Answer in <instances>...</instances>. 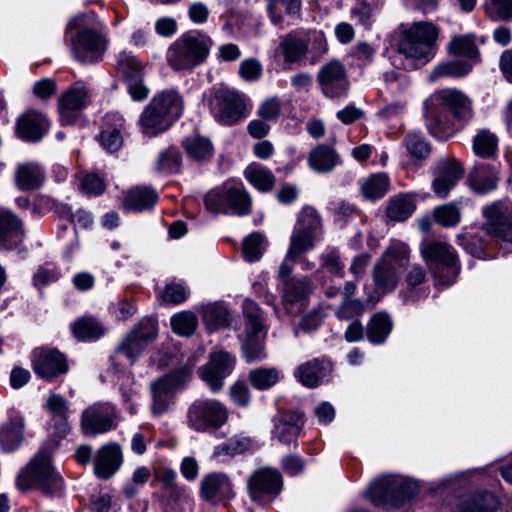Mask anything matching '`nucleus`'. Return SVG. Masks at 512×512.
Wrapping results in <instances>:
<instances>
[{"label": "nucleus", "mask_w": 512, "mask_h": 512, "mask_svg": "<svg viewBox=\"0 0 512 512\" xmlns=\"http://www.w3.org/2000/svg\"><path fill=\"white\" fill-rule=\"evenodd\" d=\"M471 100L457 89H442L424 102V118L429 133L447 140L473 118Z\"/></svg>", "instance_id": "obj_1"}, {"label": "nucleus", "mask_w": 512, "mask_h": 512, "mask_svg": "<svg viewBox=\"0 0 512 512\" xmlns=\"http://www.w3.org/2000/svg\"><path fill=\"white\" fill-rule=\"evenodd\" d=\"M410 249L407 244L399 240H391L382 256L375 262L372 269V278L375 285L373 291H364L367 302L375 305L383 295L394 291L399 283L401 269L408 262Z\"/></svg>", "instance_id": "obj_2"}, {"label": "nucleus", "mask_w": 512, "mask_h": 512, "mask_svg": "<svg viewBox=\"0 0 512 512\" xmlns=\"http://www.w3.org/2000/svg\"><path fill=\"white\" fill-rule=\"evenodd\" d=\"M420 253L437 285H453L461 270L455 248L447 242L427 240L420 244Z\"/></svg>", "instance_id": "obj_3"}, {"label": "nucleus", "mask_w": 512, "mask_h": 512, "mask_svg": "<svg viewBox=\"0 0 512 512\" xmlns=\"http://www.w3.org/2000/svg\"><path fill=\"white\" fill-rule=\"evenodd\" d=\"M212 40L197 31H189L176 39L168 48L166 60L175 71H191L205 61Z\"/></svg>", "instance_id": "obj_4"}, {"label": "nucleus", "mask_w": 512, "mask_h": 512, "mask_svg": "<svg viewBox=\"0 0 512 512\" xmlns=\"http://www.w3.org/2000/svg\"><path fill=\"white\" fill-rule=\"evenodd\" d=\"M437 37L438 29L432 23L417 22L406 27L397 49L399 55L408 61L404 68L415 69L416 62H427Z\"/></svg>", "instance_id": "obj_5"}, {"label": "nucleus", "mask_w": 512, "mask_h": 512, "mask_svg": "<svg viewBox=\"0 0 512 512\" xmlns=\"http://www.w3.org/2000/svg\"><path fill=\"white\" fill-rule=\"evenodd\" d=\"M204 205L212 213L243 216L251 212L252 200L242 182L228 180L205 195Z\"/></svg>", "instance_id": "obj_6"}, {"label": "nucleus", "mask_w": 512, "mask_h": 512, "mask_svg": "<svg viewBox=\"0 0 512 512\" xmlns=\"http://www.w3.org/2000/svg\"><path fill=\"white\" fill-rule=\"evenodd\" d=\"M17 485L22 490L35 486L55 496L61 493L63 480L51 465L50 454L41 450L19 474Z\"/></svg>", "instance_id": "obj_7"}, {"label": "nucleus", "mask_w": 512, "mask_h": 512, "mask_svg": "<svg viewBox=\"0 0 512 512\" xmlns=\"http://www.w3.org/2000/svg\"><path fill=\"white\" fill-rule=\"evenodd\" d=\"M418 491L417 484L402 476H383L367 488L365 497L375 506H400Z\"/></svg>", "instance_id": "obj_8"}, {"label": "nucleus", "mask_w": 512, "mask_h": 512, "mask_svg": "<svg viewBox=\"0 0 512 512\" xmlns=\"http://www.w3.org/2000/svg\"><path fill=\"white\" fill-rule=\"evenodd\" d=\"M242 308L245 319L244 335L240 338L243 357L248 363L261 361L267 357L261 309L250 299L243 301Z\"/></svg>", "instance_id": "obj_9"}, {"label": "nucleus", "mask_w": 512, "mask_h": 512, "mask_svg": "<svg viewBox=\"0 0 512 512\" xmlns=\"http://www.w3.org/2000/svg\"><path fill=\"white\" fill-rule=\"evenodd\" d=\"M248 102L244 94L227 87H220L215 89L210 105L219 123L232 126L247 117L250 110Z\"/></svg>", "instance_id": "obj_10"}, {"label": "nucleus", "mask_w": 512, "mask_h": 512, "mask_svg": "<svg viewBox=\"0 0 512 512\" xmlns=\"http://www.w3.org/2000/svg\"><path fill=\"white\" fill-rule=\"evenodd\" d=\"M187 420L195 431H215L227 422L228 409L216 399H198L190 405Z\"/></svg>", "instance_id": "obj_11"}, {"label": "nucleus", "mask_w": 512, "mask_h": 512, "mask_svg": "<svg viewBox=\"0 0 512 512\" xmlns=\"http://www.w3.org/2000/svg\"><path fill=\"white\" fill-rule=\"evenodd\" d=\"M282 485V476L279 471L269 467L255 470L247 482L249 496L260 504L273 501L280 494Z\"/></svg>", "instance_id": "obj_12"}, {"label": "nucleus", "mask_w": 512, "mask_h": 512, "mask_svg": "<svg viewBox=\"0 0 512 512\" xmlns=\"http://www.w3.org/2000/svg\"><path fill=\"white\" fill-rule=\"evenodd\" d=\"M73 57L81 63L98 62L106 49L104 37L94 29L82 28L70 36Z\"/></svg>", "instance_id": "obj_13"}, {"label": "nucleus", "mask_w": 512, "mask_h": 512, "mask_svg": "<svg viewBox=\"0 0 512 512\" xmlns=\"http://www.w3.org/2000/svg\"><path fill=\"white\" fill-rule=\"evenodd\" d=\"M118 412L109 402L95 403L83 410L81 429L85 435H97L111 431L117 426Z\"/></svg>", "instance_id": "obj_14"}, {"label": "nucleus", "mask_w": 512, "mask_h": 512, "mask_svg": "<svg viewBox=\"0 0 512 512\" xmlns=\"http://www.w3.org/2000/svg\"><path fill=\"white\" fill-rule=\"evenodd\" d=\"M483 215L486 219V232L512 244V203L507 200L496 201L483 208Z\"/></svg>", "instance_id": "obj_15"}, {"label": "nucleus", "mask_w": 512, "mask_h": 512, "mask_svg": "<svg viewBox=\"0 0 512 512\" xmlns=\"http://www.w3.org/2000/svg\"><path fill=\"white\" fill-rule=\"evenodd\" d=\"M31 361L34 373L46 381L65 375L69 370L66 356L55 348L34 349Z\"/></svg>", "instance_id": "obj_16"}, {"label": "nucleus", "mask_w": 512, "mask_h": 512, "mask_svg": "<svg viewBox=\"0 0 512 512\" xmlns=\"http://www.w3.org/2000/svg\"><path fill=\"white\" fill-rule=\"evenodd\" d=\"M156 336V321L153 318H143L123 339L117 353L124 354L131 363H134Z\"/></svg>", "instance_id": "obj_17"}, {"label": "nucleus", "mask_w": 512, "mask_h": 512, "mask_svg": "<svg viewBox=\"0 0 512 512\" xmlns=\"http://www.w3.org/2000/svg\"><path fill=\"white\" fill-rule=\"evenodd\" d=\"M322 93L328 98H340L347 94L349 80L345 66L338 60L324 64L317 74Z\"/></svg>", "instance_id": "obj_18"}, {"label": "nucleus", "mask_w": 512, "mask_h": 512, "mask_svg": "<svg viewBox=\"0 0 512 512\" xmlns=\"http://www.w3.org/2000/svg\"><path fill=\"white\" fill-rule=\"evenodd\" d=\"M235 362V357L227 351L220 350L210 355V360L201 368L200 375L212 392L223 388L224 378L232 373Z\"/></svg>", "instance_id": "obj_19"}, {"label": "nucleus", "mask_w": 512, "mask_h": 512, "mask_svg": "<svg viewBox=\"0 0 512 512\" xmlns=\"http://www.w3.org/2000/svg\"><path fill=\"white\" fill-rule=\"evenodd\" d=\"M89 104V91L82 84H75L65 90L58 101L59 119L62 125H73L80 112Z\"/></svg>", "instance_id": "obj_20"}, {"label": "nucleus", "mask_w": 512, "mask_h": 512, "mask_svg": "<svg viewBox=\"0 0 512 512\" xmlns=\"http://www.w3.org/2000/svg\"><path fill=\"white\" fill-rule=\"evenodd\" d=\"M50 128V122L40 111L29 109L20 114L15 123V133L25 142H39Z\"/></svg>", "instance_id": "obj_21"}, {"label": "nucleus", "mask_w": 512, "mask_h": 512, "mask_svg": "<svg viewBox=\"0 0 512 512\" xmlns=\"http://www.w3.org/2000/svg\"><path fill=\"white\" fill-rule=\"evenodd\" d=\"M123 453L116 442L102 445L93 457L94 473L103 480L110 479L121 467Z\"/></svg>", "instance_id": "obj_22"}, {"label": "nucleus", "mask_w": 512, "mask_h": 512, "mask_svg": "<svg viewBox=\"0 0 512 512\" xmlns=\"http://www.w3.org/2000/svg\"><path fill=\"white\" fill-rule=\"evenodd\" d=\"M201 497L212 503L230 500L235 496L229 477L222 472L205 475L200 485Z\"/></svg>", "instance_id": "obj_23"}, {"label": "nucleus", "mask_w": 512, "mask_h": 512, "mask_svg": "<svg viewBox=\"0 0 512 512\" xmlns=\"http://www.w3.org/2000/svg\"><path fill=\"white\" fill-rule=\"evenodd\" d=\"M125 120L118 112L107 113L101 124V130L96 137L103 149L110 153L118 151L123 145L122 132Z\"/></svg>", "instance_id": "obj_24"}, {"label": "nucleus", "mask_w": 512, "mask_h": 512, "mask_svg": "<svg viewBox=\"0 0 512 512\" xmlns=\"http://www.w3.org/2000/svg\"><path fill=\"white\" fill-rule=\"evenodd\" d=\"M283 285L282 301L285 309L290 314H298L305 307V301L312 292V282L304 277L301 279L291 278Z\"/></svg>", "instance_id": "obj_25"}, {"label": "nucleus", "mask_w": 512, "mask_h": 512, "mask_svg": "<svg viewBox=\"0 0 512 512\" xmlns=\"http://www.w3.org/2000/svg\"><path fill=\"white\" fill-rule=\"evenodd\" d=\"M332 363L325 358H314L297 367L294 376L308 388H315L328 380Z\"/></svg>", "instance_id": "obj_26"}, {"label": "nucleus", "mask_w": 512, "mask_h": 512, "mask_svg": "<svg viewBox=\"0 0 512 512\" xmlns=\"http://www.w3.org/2000/svg\"><path fill=\"white\" fill-rule=\"evenodd\" d=\"M302 426V415L299 412H281L273 418L272 437L280 443L290 444L296 441Z\"/></svg>", "instance_id": "obj_27"}, {"label": "nucleus", "mask_w": 512, "mask_h": 512, "mask_svg": "<svg viewBox=\"0 0 512 512\" xmlns=\"http://www.w3.org/2000/svg\"><path fill=\"white\" fill-rule=\"evenodd\" d=\"M179 384L176 375L164 376L151 384L153 414L161 415L168 410Z\"/></svg>", "instance_id": "obj_28"}, {"label": "nucleus", "mask_w": 512, "mask_h": 512, "mask_svg": "<svg viewBox=\"0 0 512 512\" xmlns=\"http://www.w3.org/2000/svg\"><path fill=\"white\" fill-rule=\"evenodd\" d=\"M499 167L494 164H478L470 172L468 181L471 189L478 194H486L497 187Z\"/></svg>", "instance_id": "obj_29"}, {"label": "nucleus", "mask_w": 512, "mask_h": 512, "mask_svg": "<svg viewBox=\"0 0 512 512\" xmlns=\"http://www.w3.org/2000/svg\"><path fill=\"white\" fill-rule=\"evenodd\" d=\"M14 180L21 191L37 190L44 183L45 171L37 162L20 163L15 169Z\"/></svg>", "instance_id": "obj_30"}, {"label": "nucleus", "mask_w": 512, "mask_h": 512, "mask_svg": "<svg viewBox=\"0 0 512 512\" xmlns=\"http://www.w3.org/2000/svg\"><path fill=\"white\" fill-rule=\"evenodd\" d=\"M463 170L456 162H443L439 165L438 173L432 182L434 193L445 198L457 185L462 177Z\"/></svg>", "instance_id": "obj_31"}, {"label": "nucleus", "mask_w": 512, "mask_h": 512, "mask_svg": "<svg viewBox=\"0 0 512 512\" xmlns=\"http://www.w3.org/2000/svg\"><path fill=\"white\" fill-rule=\"evenodd\" d=\"M157 192L149 186H136L127 191L123 207L127 211L142 212L150 210L158 201Z\"/></svg>", "instance_id": "obj_32"}, {"label": "nucleus", "mask_w": 512, "mask_h": 512, "mask_svg": "<svg viewBox=\"0 0 512 512\" xmlns=\"http://www.w3.org/2000/svg\"><path fill=\"white\" fill-rule=\"evenodd\" d=\"M24 437V419L20 416L11 417L0 426V448L4 452L16 450Z\"/></svg>", "instance_id": "obj_33"}, {"label": "nucleus", "mask_w": 512, "mask_h": 512, "mask_svg": "<svg viewBox=\"0 0 512 512\" xmlns=\"http://www.w3.org/2000/svg\"><path fill=\"white\" fill-rule=\"evenodd\" d=\"M150 104L172 123L181 116L183 111V100L175 90H166L157 94Z\"/></svg>", "instance_id": "obj_34"}, {"label": "nucleus", "mask_w": 512, "mask_h": 512, "mask_svg": "<svg viewBox=\"0 0 512 512\" xmlns=\"http://www.w3.org/2000/svg\"><path fill=\"white\" fill-rule=\"evenodd\" d=\"M308 164L318 173H328L340 164V158L331 146L321 144L310 151Z\"/></svg>", "instance_id": "obj_35"}, {"label": "nucleus", "mask_w": 512, "mask_h": 512, "mask_svg": "<svg viewBox=\"0 0 512 512\" xmlns=\"http://www.w3.org/2000/svg\"><path fill=\"white\" fill-rule=\"evenodd\" d=\"M22 234V221L10 210L0 207V247L16 244Z\"/></svg>", "instance_id": "obj_36"}, {"label": "nucleus", "mask_w": 512, "mask_h": 512, "mask_svg": "<svg viewBox=\"0 0 512 512\" xmlns=\"http://www.w3.org/2000/svg\"><path fill=\"white\" fill-rule=\"evenodd\" d=\"M139 124L142 133L152 137L167 130L172 122L149 103L140 116Z\"/></svg>", "instance_id": "obj_37"}, {"label": "nucleus", "mask_w": 512, "mask_h": 512, "mask_svg": "<svg viewBox=\"0 0 512 512\" xmlns=\"http://www.w3.org/2000/svg\"><path fill=\"white\" fill-rule=\"evenodd\" d=\"M498 506V498L493 493L480 492L462 499L456 512H495Z\"/></svg>", "instance_id": "obj_38"}, {"label": "nucleus", "mask_w": 512, "mask_h": 512, "mask_svg": "<svg viewBox=\"0 0 512 512\" xmlns=\"http://www.w3.org/2000/svg\"><path fill=\"white\" fill-rule=\"evenodd\" d=\"M392 328L393 322L388 313H375L367 324V339L373 344H382L386 341Z\"/></svg>", "instance_id": "obj_39"}, {"label": "nucleus", "mask_w": 512, "mask_h": 512, "mask_svg": "<svg viewBox=\"0 0 512 512\" xmlns=\"http://www.w3.org/2000/svg\"><path fill=\"white\" fill-rule=\"evenodd\" d=\"M451 55L461 58L462 61H469L472 66L480 61V53L474 41L469 35L454 37L448 46Z\"/></svg>", "instance_id": "obj_40"}, {"label": "nucleus", "mask_w": 512, "mask_h": 512, "mask_svg": "<svg viewBox=\"0 0 512 512\" xmlns=\"http://www.w3.org/2000/svg\"><path fill=\"white\" fill-rule=\"evenodd\" d=\"M426 280V272L420 265H413L408 270L405 276V284L406 288L401 291V296L405 303L407 302H415L420 297H427L428 290L420 289L414 294V289L421 284H423Z\"/></svg>", "instance_id": "obj_41"}, {"label": "nucleus", "mask_w": 512, "mask_h": 512, "mask_svg": "<svg viewBox=\"0 0 512 512\" xmlns=\"http://www.w3.org/2000/svg\"><path fill=\"white\" fill-rule=\"evenodd\" d=\"M71 329L73 335L82 341L97 340L106 332L102 323L91 316L79 318L71 325Z\"/></svg>", "instance_id": "obj_42"}, {"label": "nucleus", "mask_w": 512, "mask_h": 512, "mask_svg": "<svg viewBox=\"0 0 512 512\" xmlns=\"http://www.w3.org/2000/svg\"><path fill=\"white\" fill-rule=\"evenodd\" d=\"M183 147L188 156L195 161H206L213 155V145L211 141L200 135L186 137L183 140Z\"/></svg>", "instance_id": "obj_43"}, {"label": "nucleus", "mask_w": 512, "mask_h": 512, "mask_svg": "<svg viewBox=\"0 0 512 512\" xmlns=\"http://www.w3.org/2000/svg\"><path fill=\"white\" fill-rule=\"evenodd\" d=\"M472 70V63L456 59L436 66L429 74V80L434 82L444 77H463Z\"/></svg>", "instance_id": "obj_44"}, {"label": "nucleus", "mask_w": 512, "mask_h": 512, "mask_svg": "<svg viewBox=\"0 0 512 512\" xmlns=\"http://www.w3.org/2000/svg\"><path fill=\"white\" fill-rule=\"evenodd\" d=\"M364 198L377 200L382 198L389 189V178L385 173L372 174L360 183Z\"/></svg>", "instance_id": "obj_45"}, {"label": "nucleus", "mask_w": 512, "mask_h": 512, "mask_svg": "<svg viewBox=\"0 0 512 512\" xmlns=\"http://www.w3.org/2000/svg\"><path fill=\"white\" fill-rule=\"evenodd\" d=\"M203 321L210 331H216L229 326L230 313L222 304H209L203 310Z\"/></svg>", "instance_id": "obj_46"}, {"label": "nucleus", "mask_w": 512, "mask_h": 512, "mask_svg": "<svg viewBox=\"0 0 512 512\" xmlns=\"http://www.w3.org/2000/svg\"><path fill=\"white\" fill-rule=\"evenodd\" d=\"M279 48L285 63H296L306 54L308 45L303 39L288 34L281 38Z\"/></svg>", "instance_id": "obj_47"}, {"label": "nucleus", "mask_w": 512, "mask_h": 512, "mask_svg": "<svg viewBox=\"0 0 512 512\" xmlns=\"http://www.w3.org/2000/svg\"><path fill=\"white\" fill-rule=\"evenodd\" d=\"M294 229L317 238L322 230V222L316 209L305 206L298 215Z\"/></svg>", "instance_id": "obj_48"}, {"label": "nucleus", "mask_w": 512, "mask_h": 512, "mask_svg": "<svg viewBox=\"0 0 512 512\" xmlns=\"http://www.w3.org/2000/svg\"><path fill=\"white\" fill-rule=\"evenodd\" d=\"M498 137L489 130L483 129L473 137V152L482 158L493 157L498 150Z\"/></svg>", "instance_id": "obj_49"}, {"label": "nucleus", "mask_w": 512, "mask_h": 512, "mask_svg": "<svg viewBox=\"0 0 512 512\" xmlns=\"http://www.w3.org/2000/svg\"><path fill=\"white\" fill-rule=\"evenodd\" d=\"M316 239L314 236L293 228L287 249V258L297 260L301 255L314 248Z\"/></svg>", "instance_id": "obj_50"}, {"label": "nucleus", "mask_w": 512, "mask_h": 512, "mask_svg": "<svg viewBox=\"0 0 512 512\" xmlns=\"http://www.w3.org/2000/svg\"><path fill=\"white\" fill-rule=\"evenodd\" d=\"M414 210V201L408 195L400 194L390 199L387 216L394 221H404L412 215Z\"/></svg>", "instance_id": "obj_51"}, {"label": "nucleus", "mask_w": 512, "mask_h": 512, "mask_svg": "<svg viewBox=\"0 0 512 512\" xmlns=\"http://www.w3.org/2000/svg\"><path fill=\"white\" fill-rule=\"evenodd\" d=\"M118 71L127 80H135L143 76V65L132 52L122 51L116 57Z\"/></svg>", "instance_id": "obj_52"}, {"label": "nucleus", "mask_w": 512, "mask_h": 512, "mask_svg": "<svg viewBox=\"0 0 512 512\" xmlns=\"http://www.w3.org/2000/svg\"><path fill=\"white\" fill-rule=\"evenodd\" d=\"M300 9L301 0H268L269 15L275 25L283 23V12L289 16H296Z\"/></svg>", "instance_id": "obj_53"}, {"label": "nucleus", "mask_w": 512, "mask_h": 512, "mask_svg": "<svg viewBox=\"0 0 512 512\" xmlns=\"http://www.w3.org/2000/svg\"><path fill=\"white\" fill-rule=\"evenodd\" d=\"M267 247V241L263 234L254 232L243 240V256L248 262L258 261Z\"/></svg>", "instance_id": "obj_54"}, {"label": "nucleus", "mask_w": 512, "mask_h": 512, "mask_svg": "<svg viewBox=\"0 0 512 512\" xmlns=\"http://www.w3.org/2000/svg\"><path fill=\"white\" fill-rule=\"evenodd\" d=\"M170 322L172 330L185 337L191 336L198 326V318L192 311L176 313L171 317Z\"/></svg>", "instance_id": "obj_55"}, {"label": "nucleus", "mask_w": 512, "mask_h": 512, "mask_svg": "<svg viewBox=\"0 0 512 512\" xmlns=\"http://www.w3.org/2000/svg\"><path fill=\"white\" fill-rule=\"evenodd\" d=\"M245 176L260 191H269L275 184L273 173L265 167L250 166L246 169Z\"/></svg>", "instance_id": "obj_56"}, {"label": "nucleus", "mask_w": 512, "mask_h": 512, "mask_svg": "<svg viewBox=\"0 0 512 512\" xmlns=\"http://www.w3.org/2000/svg\"><path fill=\"white\" fill-rule=\"evenodd\" d=\"M249 381L253 387L258 390H266L274 386L280 379V372L278 369L272 368H257L249 373Z\"/></svg>", "instance_id": "obj_57"}, {"label": "nucleus", "mask_w": 512, "mask_h": 512, "mask_svg": "<svg viewBox=\"0 0 512 512\" xmlns=\"http://www.w3.org/2000/svg\"><path fill=\"white\" fill-rule=\"evenodd\" d=\"M408 154L417 160L426 159L431 152V146L427 140L418 133H409L403 140Z\"/></svg>", "instance_id": "obj_58"}, {"label": "nucleus", "mask_w": 512, "mask_h": 512, "mask_svg": "<svg viewBox=\"0 0 512 512\" xmlns=\"http://www.w3.org/2000/svg\"><path fill=\"white\" fill-rule=\"evenodd\" d=\"M484 10L493 21L512 20V0H485Z\"/></svg>", "instance_id": "obj_59"}, {"label": "nucleus", "mask_w": 512, "mask_h": 512, "mask_svg": "<svg viewBox=\"0 0 512 512\" xmlns=\"http://www.w3.org/2000/svg\"><path fill=\"white\" fill-rule=\"evenodd\" d=\"M150 478L151 471L148 467H137L134 470L130 481L123 486V495L128 499L135 497L141 491L144 485L149 481Z\"/></svg>", "instance_id": "obj_60"}, {"label": "nucleus", "mask_w": 512, "mask_h": 512, "mask_svg": "<svg viewBox=\"0 0 512 512\" xmlns=\"http://www.w3.org/2000/svg\"><path fill=\"white\" fill-rule=\"evenodd\" d=\"M189 290L182 282H170L159 291L158 297L165 303L178 305L187 300Z\"/></svg>", "instance_id": "obj_61"}, {"label": "nucleus", "mask_w": 512, "mask_h": 512, "mask_svg": "<svg viewBox=\"0 0 512 512\" xmlns=\"http://www.w3.org/2000/svg\"><path fill=\"white\" fill-rule=\"evenodd\" d=\"M320 263L321 266L325 268L329 273L340 278L344 277L345 265L341 260L340 252L337 248H326L325 251L320 255Z\"/></svg>", "instance_id": "obj_62"}, {"label": "nucleus", "mask_w": 512, "mask_h": 512, "mask_svg": "<svg viewBox=\"0 0 512 512\" xmlns=\"http://www.w3.org/2000/svg\"><path fill=\"white\" fill-rule=\"evenodd\" d=\"M434 218L443 227H454L460 222L461 212L455 204L448 203L434 209Z\"/></svg>", "instance_id": "obj_63"}, {"label": "nucleus", "mask_w": 512, "mask_h": 512, "mask_svg": "<svg viewBox=\"0 0 512 512\" xmlns=\"http://www.w3.org/2000/svg\"><path fill=\"white\" fill-rule=\"evenodd\" d=\"M181 154L175 148H168L160 153L157 160V170L163 173H177L181 167Z\"/></svg>", "instance_id": "obj_64"}]
</instances>
